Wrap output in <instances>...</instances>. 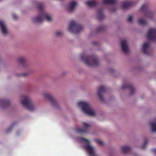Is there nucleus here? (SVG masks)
Here are the masks:
<instances>
[{
  "label": "nucleus",
  "mask_w": 156,
  "mask_h": 156,
  "mask_svg": "<svg viewBox=\"0 0 156 156\" xmlns=\"http://www.w3.org/2000/svg\"><path fill=\"white\" fill-rule=\"evenodd\" d=\"M38 8L40 12V15L33 18L32 19L33 21L34 22L41 23L45 19L47 21H50L51 20V18L48 13L44 12L43 4L41 2L39 3Z\"/></svg>",
  "instance_id": "nucleus-1"
},
{
  "label": "nucleus",
  "mask_w": 156,
  "mask_h": 156,
  "mask_svg": "<svg viewBox=\"0 0 156 156\" xmlns=\"http://www.w3.org/2000/svg\"><path fill=\"white\" fill-rule=\"evenodd\" d=\"M81 58V59L89 66H97L99 65L98 60L94 56H90L87 57L85 55H82Z\"/></svg>",
  "instance_id": "nucleus-2"
},
{
  "label": "nucleus",
  "mask_w": 156,
  "mask_h": 156,
  "mask_svg": "<svg viewBox=\"0 0 156 156\" xmlns=\"http://www.w3.org/2000/svg\"><path fill=\"white\" fill-rule=\"evenodd\" d=\"M83 29V27L81 25L76 23L73 20H72L70 22L68 30L72 33L77 34Z\"/></svg>",
  "instance_id": "nucleus-3"
},
{
  "label": "nucleus",
  "mask_w": 156,
  "mask_h": 156,
  "mask_svg": "<svg viewBox=\"0 0 156 156\" xmlns=\"http://www.w3.org/2000/svg\"><path fill=\"white\" fill-rule=\"evenodd\" d=\"M78 105L82 108L83 111L86 114L92 116L95 115L94 112L91 110L89 105L87 103L81 101L78 103Z\"/></svg>",
  "instance_id": "nucleus-4"
},
{
  "label": "nucleus",
  "mask_w": 156,
  "mask_h": 156,
  "mask_svg": "<svg viewBox=\"0 0 156 156\" xmlns=\"http://www.w3.org/2000/svg\"><path fill=\"white\" fill-rule=\"evenodd\" d=\"M22 104L26 108L30 111L33 110L35 108L30 99L28 97L23 96Z\"/></svg>",
  "instance_id": "nucleus-5"
},
{
  "label": "nucleus",
  "mask_w": 156,
  "mask_h": 156,
  "mask_svg": "<svg viewBox=\"0 0 156 156\" xmlns=\"http://www.w3.org/2000/svg\"><path fill=\"white\" fill-rule=\"evenodd\" d=\"M80 140L82 142H86L87 143V145L85 146V148L90 156H97L95 153L94 148L90 144L89 140L83 137H80Z\"/></svg>",
  "instance_id": "nucleus-6"
},
{
  "label": "nucleus",
  "mask_w": 156,
  "mask_h": 156,
  "mask_svg": "<svg viewBox=\"0 0 156 156\" xmlns=\"http://www.w3.org/2000/svg\"><path fill=\"white\" fill-rule=\"evenodd\" d=\"M140 10L142 13H144L146 17H151L152 13L151 12L148 10V5L147 4H143L141 7Z\"/></svg>",
  "instance_id": "nucleus-7"
},
{
  "label": "nucleus",
  "mask_w": 156,
  "mask_h": 156,
  "mask_svg": "<svg viewBox=\"0 0 156 156\" xmlns=\"http://www.w3.org/2000/svg\"><path fill=\"white\" fill-rule=\"evenodd\" d=\"M147 37L151 40L156 41V29H150L147 34Z\"/></svg>",
  "instance_id": "nucleus-8"
},
{
  "label": "nucleus",
  "mask_w": 156,
  "mask_h": 156,
  "mask_svg": "<svg viewBox=\"0 0 156 156\" xmlns=\"http://www.w3.org/2000/svg\"><path fill=\"white\" fill-rule=\"evenodd\" d=\"M44 95L45 98L48 99L51 102L54 107H56L57 106V103L56 101L51 94H44Z\"/></svg>",
  "instance_id": "nucleus-9"
},
{
  "label": "nucleus",
  "mask_w": 156,
  "mask_h": 156,
  "mask_svg": "<svg viewBox=\"0 0 156 156\" xmlns=\"http://www.w3.org/2000/svg\"><path fill=\"white\" fill-rule=\"evenodd\" d=\"M105 89H106L105 87L103 86H100L98 89L97 92L98 94L99 98L101 101L104 100V98L102 94L103 93L105 92Z\"/></svg>",
  "instance_id": "nucleus-10"
},
{
  "label": "nucleus",
  "mask_w": 156,
  "mask_h": 156,
  "mask_svg": "<svg viewBox=\"0 0 156 156\" xmlns=\"http://www.w3.org/2000/svg\"><path fill=\"white\" fill-rule=\"evenodd\" d=\"M83 126L84 129H82L80 128H78L76 129V131L77 132L80 134H83L86 133L88 130L89 128L90 127V125L86 123H83Z\"/></svg>",
  "instance_id": "nucleus-11"
},
{
  "label": "nucleus",
  "mask_w": 156,
  "mask_h": 156,
  "mask_svg": "<svg viewBox=\"0 0 156 156\" xmlns=\"http://www.w3.org/2000/svg\"><path fill=\"white\" fill-rule=\"evenodd\" d=\"M121 43L122 51L125 53H127L128 52V50L126 41L125 40H122Z\"/></svg>",
  "instance_id": "nucleus-12"
},
{
  "label": "nucleus",
  "mask_w": 156,
  "mask_h": 156,
  "mask_svg": "<svg viewBox=\"0 0 156 156\" xmlns=\"http://www.w3.org/2000/svg\"><path fill=\"white\" fill-rule=\"evenodd\" d=\"M134 5V3L133 2H124L122 4V8L123 9H126Z\"/></svg>",
  "instance_id": "nucleus-13"
},
{
  "label": "nucleus",
  "mask_w": 156,
  "mask_h": 156,
  "mask_svg": "<svg viewBox=\"0 0 156 156\" xmlns=\"http://www.w3.org/2000/svg\"><path fill=\"white\" fill-rule=\"evenodd\" d=\"M122 89H124L126 88H128L131 90V94H132L134 93V89L131 84H123L121 87Z\"/></svg>",
  "instance_id": "nucleus-14"
},
{
  "label": "nucleus",
  "mask_w": 156,
  "mask_h": 156,
  "mask_svg": "<svg viewBox=\"0 0 156 156\" xmlns=\"http://www.w3.org/2000/svg\"><path fill=\"white\" fill-rule=\"evenodd\" d=\"M77 5V3L74 1L70 2L68 6V10L69 12H71L73 10Z\"/></svg>",
  "instance_id": "nucleus-15"
},
{
  "label": "nucleus",
  "mask_w": 156,
  "mask_h": 156,
  "mask_svg": "<svg viewBox=\"0 0 156 156\" xmlns=\"http://www.w3.org/2000/svg\"><path fill=\"white\" fill-rule=\"evenodd\" d=\"M0 26L1 27L2 33L4 34L7 33V30L4 23L2 21H0Z\"/></svg>",
  "instance_id": "nucleus-16"
},
{
  "label": "nucleus",
  "mask_w": 156,
  "mask_h": 156,
  "mask_svg": "<svg viewBox=\"0 0 156 156\" xmlns=\"http://www.w3.org/2000/svg\"><path fill=\"white\" fill-rule=\"evenodd\" d=\"M149 46V44L148 43H144L142 49L143 53L146 55L148 54V52L147 50V49L148 48Z\"/></svg>",
  "instance_id": "nucleus-17"
},
{
  "label": "nucleus",
  "mask_w": 156,
  "mask_h": 156,
  "mask_svg": "<svg viewBox=\"0 0 156 156\" xmlns=\"http://www.w3.org/2000/svg\"><path fill=\"white\" fill-rule=\"evenodd\" d=\"M104 18V16L103 14V10L102 9H100L98 11V19L99 20H101Z\"/></svg>",
  "instance_id": "nucleus-18"
},
{
  "label": "nucleus",
  "mask_w": 156,
  "mask_h": 156,
  "mask_svg": "<svg viewBox=\"0 0 156 156\" xmlns=\"http://www.w3.org/2000/svg\"><path fill=\"white\" fill-rule=\"evenodd\" d=\"M86 4L90 7H94L97 5V3L94 1L90 0L87 2Z\"/></svg>",
  "instance_id": "nucleus-19"
},
{
  "label": "nucleus",
  "mask_w": 156,
  "mask_h": 156,
  "mask_svg": "<svg viewBox=\"0 0 156 156\" xmlns=\"http://www.w3.org/2000/svg\"><path fill=\"white\" fill-rule=\"evenodd\" d=\"M122 152L124 153H126L129 151L130 150V148L127 146H123L122 147Z\"/></svg>",
  "instance_id": "nucleus-20"
},
{
  "label": "nucleus",
  "mask_w": 156,
  "mask_h": 156,
  "mask_svg": "<svg viewBox=\"0 0 156 156\" xmlns=\"http://www.w3.org/2000/svg\"><path fill=\"white\" fill-rule=\"evenodd\" d=\"M1 104L4 106H7L9 104L10 102L8 100H0Z\"/></svg>",
  "instance_id": "nucleus-21"
},
{
  "label": "nucleus",
  "mask_w": 156,
  "mask_h": 156,
  "mask_svg": "<svg viewBox=\"0 0 156 156\" xmlns=\"http://www.w3.org/2000/svg\"><path fill=\"white\" fill-rule=\"evenodd\" d=\"M155 123L154 122H151L150 123V125L152 129L154 132H156V119L155 120Z\"/></svg>",
  "instance_id": "nucleus-22"
},
{
  "label": "nucleus",
  "mask_w": 156,
  "mask_h": 156,
  "mask_svg": "<svg viewBox=\"0 0 156 156\" xmlns=\"http://www.w3.org/2000/svg\"><path fill=\"white\" fill-rule=\"evenodd\" d=\"M102 1L105 4H113L116 2V0H102Z\"/></svg>",
  "instance_id": "nucleus-23"
},
{
  "label": "nucleus",
  "mask_w": 156,
  "mask_h": 156,
  "mask_svg": "<svg viewBox=\"0 0 156 156\" xmlns=\"http://www.w3.org/2000/svg\"><path fill=\"white\" fill-rule=\"evenodd\" d=\"M138 21L139 23L141 25H145L147 24L146 21L142 18L138 19Z\"/></svg>",
  "instance_id": "nucleus-24"
},
{
  "label": "nucleus",
  "mask_w": 156,
  "mask_h": 156,
  "mask_svg": "<svg viewBox=\"0 0 156 156\" xmlns=\"http://www.w3.org/2000/svg\"><path fill=\"white\" fill-rule=\"evenodd\" d=\"M19 62L21 64H25V60L24 58L21 57L19 59Z\"/></svg>",
  "instance_id": "nucleus-25"
},
{
  "label": "nucleus",
  "mask_w": 156,
  "mask_h": 156,
  "mask_svg": "<svg viewBox=\"0 0 156 156\" xmlns=\"http://www.w3.org/2000/svg\"><path fill=\"white\" fill-rule=\"evenodd\" d=\"M95 141L98 144L101 145H104V143L103 142L98 139H95Z\"/></svg>",
  "instance_id": "nucleus-26"
},
{
  "label": "nucleus",
  "mask_w": 156,
  "mask_h": 156,
  "mask_svg": "<svg viewBox=\"0 0 156 156\" xmlns=\"http://www.w3.org/2000/svg\"><path fill=\"white\" fill-rule=\"evenodd\" d=\"M104 27L103 26H101L97 28L96 31L97 32H101L104 30Z\"/></svg>",
  "instance_id": "nucleus-27"
},
{
  "label": "nucleus",
  "mask_w": 156,
  "mask_h": 156,
  "mask_svg": "<svg viewBox=\"0 0 156 156\" xmlns=\"http://www.w3.org/2000/svg\"><path fill=\"white\" fill-rule=\"evenodd\" d=\"M147 142V139H145L144 140V144L141 147L142 148L144 149L145 148Z\"/></svg>",
  "instance_id": "nucleus-28"
},
{
  "label": "nucleus",
  "mask_w": 156,
  "mask_h": 156,
  "mask_svg": "<svg viewBox=\"0 0 156 156\" xmlns=\"http://www.w3.org/2000/svg\"><path fill=\"white\" fill-rule=\"evenodd\" d=\"M56 36H61L62 35V33L60 32H57L55 34Z\"/></svg>",
  "instance_id": "nucleus-29"
},
{
  "label": "nucleus",
  "mask_w": 156,
  "mask_h": 156,
  "mask_svg": "<svg viewBox=\"0 0 156 156\" xmlns=\"http://www.w3.org/2000/svg\"><path fill=\"white\" fill-rule=\"evenodd\" d=\"M132 17L131 16H130L127 19V21L129 22H130L132 21Z\"/></svg>",
  "instance_id": "nucleus-30"
},
{
  "label": "nucleus",
  "mask_w": 156,
  "mask_h": 156,
  "mask_svg": "<svg viewBox=\"0 0 156 156\" xmlns=\"http://www.w3.org/2000/svg\"><path fill=\"white\" fill-rule=\"evenodd\" d=\"M13 17L14 20H16L17 18V16L16 15L13 14Z\"/></svg>",
  "instance_id": "nucleus-31"
},
{
  "label": "nucleus",
  "mask_w": 156,
  "mask_h": 156,
  "mask_svg": "<svg viewBox=\"0 0 156 156\" xmlns=\"http://www.w3.org/2000/svg\"><path fill=\"white\" fill-rule=\"evenodd\" d=\"M152 151L156 155V149H153L152 150Z\"/></svg>",
  "instance_id": "nucleus-32"
},
{
  "label": "nucleus",
  "mask_w": 156,
  "mask_h": 156,
  "mask_svg": "<svg viewBox=\"0 0 156 156\" xmlns=\"http://www.w3.org/2000/svg\"><path fill=\"white\" fill-rule=\"evenodd\" d=\"M27 75V74L25 73H24L23 74H19L18 75V76H25Z\"/></svg>",
  "instance_id": "nucleus-33"
},
{
  "label": "nucleus",
  "mask_w": 156,
  "mask_h": 156,
  "mask_svg": "<svg viewBox=\"0 0 156 156\" xmlns=\"http://www.w3.org/2000/svg\"><path fill=\"white\" fill-rule=\"evenodd\" d=\"M9 129H8V130H7V132H9Z\"/></svg>",
  "instance_id": "nucleus-34"
},
{
  "label": "nucleus",
  "mask_w": 156,
  "mask_h": 156,
  "mask_svg": "<svg viewBox=\"0 0 156 156\" xmlns=\"http://www.w3.org/2000/svg\"><path fill=\"white\" fill-rule=\"evenodd\" d=\"M11 129H12V127L11 128Z\"/></svg>",
  "instance_id": "nucleus-35"
}]
</instances>
